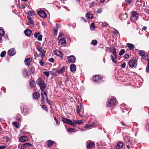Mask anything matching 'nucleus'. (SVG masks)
I'll return each instance as SVG.
<instances>
[{
  "label": "nucleus",
  "instance_id": "nucleus-1",
  "mask_svg": "<svg viewBox=\"0 0 149 149\" xmlns=\"http://www.w3.org/2000/svg\"><path fill=\"white\" fill-rule=\"evenodd\" d=\"M124 140L125 142L129 144L127 146L128 148H130V146L132 148L135 145L134 139L129 136H125Z\"/></svg>",
  "mask_w": 149,
  "mask_h": 149
},
{
  "label": "nucleus",
  "instance_id": "nucleus-2",
  "mask_svg": "<svg viewBox=\"0 0 149 149\" xmlns=\"http://www.w3.org/2000/svg\"><path fill=\"white\" fill-rule=\"evenodd\" d=\"M36 83L40 87L41 91H43L46 87V84L40 79H38L36 81Z\"/></svg>",
  "mask_w": 149,
  "mask_h": 149
},
{
  "label": "nucleus",
  "instance_id": "nucleus-3",
  "mask_svg": "<svg viewBox=\"0 0 149 149\" xmlns=\"http://www.w3.org/2000/svg\"><path fill=\"white\" fill-rule=\"evenodd\" d=\"M64 35L62 33H60L58 36V39L59 40V44H61L63 46H65L66 45V42L63 38Z\"/></svg>",
  "mask_w": 149,
  "mask_h": 149
},
{
  "label": "nucleus",
  "instance_id": "nucleus-4",
  "mask_svg": "<svg viewBox=\"0 0 149 149\" xmlns=\"http://www.w3.org/2000/svg\"><path fill=\"white\" fill-rule=\"evenodd\" d=\"M102 79V77L100 76L97 75L94 76L93 77V79L94 82H100V81Z\"/></svg>",
  "mask_w": 149,
  "mask_h": 149
},
{
  "label": "nucleus",
  "instance_id": "nucleus-5",
  "mask_svg": "<svg viewBox=\"0 0 149 149\" xmlns=\"http://www.w3.org/2000/svg\"><path fill=\"white\" fill-rule=\"evenodd\" d=\"M108 104L107 106L109 107H111L113 106L116 102V101L114 98H111L108 101Z\"/></svg>",
  "mask_w": 149,
  "mask_h": 149
},
{
  "label": "nucleus",
  "instance_id": "nucleus-6",
  "mask_svg": "<svg viewBox=\"0 0 149 149\" xmlns=\"http://www.w3.org/2000/svg\"><path fill=\"white\" fill-rule=\"evenodd\" d=\"M62 120L63 122L70 124L72 126L74 125V124L73 123V121L72 122L69 119L67 118H63Z\"/></svg>",
  "mask_w": 149,
  "mask_h": 149
},
{
  "label": "nucleus",
  "instance_id": "nucleus-7",
  "mask_svg": "<svg viewBox=\"0 0 149 149\" xmlns=\"http://www.w3.org/2000/svg\"><path fill=\"white\" fill-rule=\"evenodd\" d=\"M38 14L40 17L43 18L46 17L47 15L45 13L43 10H40L37 12Z\"/></svg>",
  "mask_w": 149,
  "mask_h": 149
},
{
  "label": "nucleus",
  "instance_id": "nucleus-8",
  "mask_svg": "<svg viewBox=\"0 0 149 149\" xmlns=\"http://www.w3.org/2000/svg\"><path fill=\"white\" fill-rule=\"evenodd\" d=\"M69 62H70L74 63L75 61L76 58L75 57L72 55L68 56L67 57Z\"/></svg>",
  "mask_w": 149,
  "mask_h": 149
},
{
  "label": "nucleus",
  "instance_id": "nucleus-9",
  "mask_svg": "<svg viewBox=\"0 0 149 149\" xmlns=\"http://www.w3.org/2000/svg\"><path fill=\"white\" fill-rule=\"evenodd\" d=\"M28 138L24 136H22L19 138V140L21 142H24L28 140Z\"/></svg>",
  "mask_w": 149,
  "mask_h": 149
},
{
  "label": "nucleus",
  "instance_id": "nucleus-10",
  "mask_svg": "<svg viewBox=\"0 0 149 149\" xmlns=\"http://www.w3.org/2000/svg\"><path fill=\"white\" fill-rule=\"evenodd\" d=\"M32 61V58H26L25 59L24 63L26 65H29L30 64V63Z\"/></svg>",
  "mask_w": 149,
  "mask_h": 149
},
{
  "label": "nucleus",
  "instance_id": "nucleus-11",
  "mask_svg": "<svg viewBox=\"0 0 149 149\" xmlns=\"http://www.w3.org/2000/svg\"><path fill=\"white\" fill-rule=\"evenodd\" d=\"M8 54L10 56H13L15 54V52L13 49H11L8 51Z\"/></svg>",
  "mask_w": 149,
  "mask_h": 149
},
{
  "label": "nucleus",
  "instance_id": "nucleus-12",
  "mask_svg": "<svg viewBox=\"0 0 149 149\" xmlns=\"http://www.w3.org/2000/svg\"><path fill=\"white\" fill-rule=\"evenodd\" d=\"M95 146V144L92 142H89L87 146V149H91Z\"/></svg>",
  "mask_w": 149,
  "mask_h": 149
},
{
  "label": "nucleus",
  "instance_id": "nucleus-13",
  "mask_svg": "<svg viewBox=\"0 0 149 149\" xmlns=\"http://www.w3.org/2000/svg\"><path fill=\"white\" fill-rule=\"evenodd\" d=\"M40 96L39 93L38 92H35L33 93V98L36 99H38Z\"/></svg>",
  "mask_w": 149,
  "mask_h": 149
},
{
  "label": "nucleus",
  "instance_id": "nucleus-14",
  "mask_svg": "<svg viewBox=\"0 0 149 149\" xmlns=\"http://www.w3.org/2000/svg\"><path fill=\"white\" fill-rule=\"evenodd\" d=\"M135 64L136 61L134 60H132L130 61L129 63V66L131 68L133 67Z\"/></svg>",
  "mask_w": 149,
  "mask_h": 149
},
{
  "label": "nucleus",
  "instance_id": "nucleus-15",
  "mask_svg": "<svg viewBox=\"0 0 149 149\" xmlns=\"http://www.w3.org/2000/svg\"><path fill=\"white\" fill-rule=\"evenodd\" d=\"M31 145V144L28 143H25L23 145H22V146L21 147L20 149H24L25 148Z\"/></svg>",
  "mask_w": 149,
  "mask_h": 149
},
{
  "label": "nucleus",
  "instance_id": "nucleus-16",
  "mask_svg": "<svg viewBox=\"0 0 149 149\" xmlns=\"http://www.w3.org/2000/svg\"><path fill=\"white\" fill-rule=\"evenodd\" d=\"M54 54L60 57L62 56V54L61 51L58 50H56L54 52Z\"/></svg>",
  "mask_w": 149,
  "mask_h": 149
},
{
  "label": "nucleus",
  "instance_id": "nucleus-17",
  "mask_svg": "<svg viewBox=\"0 0 149 149\" xmlns=\"http://www.w3.org/2000/svg\"><path fill=\"white\" fill-rule=\"evenodd\" d=\"M83 121L81 120H74L73 121V123L74 124L73 126H75V124H81L83 123Z\"/></svg>",
  "mask_w": 149,
  "mask_h": 149
},
{
  "label": "nucleus",
  "instance_id": "nucleus-18",
  "mask_svg": "<svg viewBox=\"0 0 149 149\" xmlns=\"http://www.w3.org/2000/svg\"><path fill=\"white\" fill-rule=\"evenodd\" d=\"M31 31L29 29H26L24 31L25 35L27 36H30L31 34Z\"/></svg>",
  "mask_w": 149,
  "mask_h": 149
},
{
  "label": "nucleus",
  "instance_id": "nucleus-19",
  "mask_svg": "<svg viewBox=\"0 0 149 149\" xmlns=\"http://www.w3.org/2000/svg\"><path fill=\"white\" fill-rule=\"evenodd\" d=\"M132 15L134 20H136L139 17V15L136 12L134 11L132 12Z\"/></svg>",
  "mask_w": 149,
  "mask_h": 149
},
{
  "label": "nucleus",
  "instance_id": "nucleus-20",
  "mask_svg": "<svg viewBox=\"0 0 149 149\" xmlns=\"http://www.w3.org/2000/svg\"><path fill=\"white\" fill-rule=\"evenodd\" d=\"M76 68L74 64H72L70 66V70L71 72L74 71L76 70Z\"/></svg>",
  "mask_w": 149,
  "mask_h": 149
},
{
  "label": "nucleus",
  "instance_id": "nucleus-21",
  "mask_svg": "<svg viewBox=\"0 0 149 149\" xmlns=\"http://www.w3.org/2000/svg\"><path fill=\"white\" fill-rule=\"evenodd\" d=\"M65 70V67L64 66L63 67L57 71V72L59 74H61L64 72Z\"/></svg>",
  "mask_w": 149,
  "mask_h": 149
},
{
  "label": "nucleus",
  "instance_id": "nucleus-22",
  "mask_svg": "<svg viewBox=\"0 0 149 149\" xmlns=\"http://www.w3.org/2000/svg\"><path fill=\"white\" fill-rule=\"evenodd\" d=\"M123 146V143L121 142H119L117 143L116 147L117 149H120Z\"/></svg>",
  "mask_w": 149,
  "mask_h": 149
},
{
  "label": "nucleus",
  "instance_id": "nucleus-23",
  "mask_svg": "<svg viewBox=\"0 0 149 149\" xmlns=\"http://www.w3.org/2000/svg\"><path fill=\"white\" fill-rule=\"evenodd\" d=\"M126 45L131 50H133L134 47V45L132 44L127 43Z\"/></svg>",
  "mask_w": 149,
  "mask_h": 149
},
{
  "label": "nucleus",
  "instance_id": "nucleus-24",
  "mask_svg": "<svg viewBox=\"0 0 149 149\" xmlns=\"http://www.w3.org/2000/svg\"><path fill=\"white\" fill-rule=\"evenodd\" d=\"M140 54V55L142 56V58L144 59H145L146 58V55L145 53L142 51H139L138 52Z\"/></svg>",
  "mask_w": 149,
  "mask_h": 149
},
{
  "label": "nucleus",
  "instance_id": "nucleus-25",
  "mask_svg": "<svg viewBox=\"0 0 149 149\" xmlns=\"http://www.w3.org/2000/svg\"><path fill=\"white\" fill-rule=\"evenodd\" d=\"M54 143V141L51 140H49L47 141V145L48 147L51 146Z\"/></svg>",
  "mask_w": 149,
  "mask_h": 149
},
{
  "label": "nucleus",
  "instance_id": "nucleus-26",
  "mask_svg": "<svg viewBox=\"0 0 149 149\" xmlns=\"http://www.w3.org/2000/svg\"><path fill=\"white\" fill-rule=\"evenodd\" d=\"M96 125L94 123H92L90 125H87L85 127V128H87L89 127L90 128L91 127H95Z\"/></svg>",
  "mask_w": 149,
  "mask_h": 149
},
{
  "label": "nucleus",
  "instance_id": "nucleus-27",
  "mask_svg": "<svg viewBox=\"0 0 149 149\" xmlns=\"http://www.w3.org/2000/svg\"><path fill=\"white\" fill-rule=\"evenodd\" d=\"M120 17L122 19H125L127 17V14H121L120 15Z\"/></svg>",
  "mask_w": 149,
  "mask_h": 149
},
{
  "label": "nucleus",
  "instance_id": "nucleus-28",
  "mask_svg": "<svg viewBox=\"0 0 149 149\" xmlns=\"http://www.w3.org/2000/svg\"><path fill=\"white\" fill-rule=\"evenodd\" d=\"M93 17V15L90 13H88L86 15V17L88 19H92Z\"/></svg>",
  "mask_w": 149,
  "mask_h": 149
},
{
  "label": "nucleus",
  "instance_id": "nucleus-29",
  "mask_svg": "<svg viewBox=\"0 0 149 149\" xmlns=\"http://www.w3.org/2000/svg\"><path fill=\"white\" fill-rule=\"evenodd\" d=\"M95 24L94 23H92L91 24L90 29L92 30H93L95 29Z\"/></svg>",
  "mask_w": 149,
  "mask_h": 149
},
{
  "label": "nucleus",
  "instance_id": "nucleus-30",
  "mask_svg": "<svg viewBox=\"0 0 149 149\" xmlns=\"http://www.w3.org/2000/svg\"><path fill=\"white\" fill-rule=\"evenodd\" d=\"M13 124L16 128H19V124L17 122H13Z\"/></svg>",
  "mask_w": 149,
  "mask_h": 149
},
{
  "label": "nucleus",
  "instance_id": "nucleus-31",
  "mask_svg": "<svg viewBox=\"0 0 149 149\" xmlns=\"http://www.w3.org/2000/svg\"><path fill=\"white\" fill-rule=\"evenodd\" d=\"M148 61V65L146 68V71L148 73H149V60L148 59H147Z\"/></svg>",
  "mask_w": 149,
  "mask_h": 149
},
{
  "label": "nucleus",
  "instance_id": "nucleus-32",
  "mask_svg": "<svg viewBox=\"0 0 149 149\" xmlns=\"http://www.w3.org/2000/svg\"><path fill=\"white\" fill-rule=\"evenodd\" d=\"M125 52V50L123 49H122L120 51L119 55L120 56H121L123 55Z\"/></svg>",
  "mask_w": 149,
  "mask_h": 149
},
{
  "label": "nucleus",
  "instance_id": "nucleus-33",
  "mask_svg": "<svg viewBox=\"0 0 149 149\" xmlns=\"http://www.w3.org/2000/svg\"><path fill=\"white\" fill-rule=\"evenodd\" d=\"M68 131L70 132H75V130L73 128H69L68 129Z\"/></svg>",
  "mask_w": 149,
  "mask_h": 149
},
{
  "label": "nucleus",
  "instance_id": "nucleus-34",
  "mask_svg": "<svg viewBox=\"0 0 149 149\" xmlns=\"http://www.w3.org/2000/svg\"><path fill=\"white\" fill-rule=\"evenodd\" d=\"M111 57L112 61L115 63H117V61L115 60L114 57L112 55H111Z\"/></svg>",
  "mask_w": 149,
  "mask_h": 149
},
{
  "label": "nucleus",
  "instance_id": "nucleus-35",
  "mask_svg": "<svg viewBox=\"0 0 149 149\" xmlns=\"http://www.w3.org/2000/svg\"><path fill=\"white\" fill-rule=\"evenodd\" d=\"M23 72H24V74L26 76H28L29 74L26 69H24L23 70Z\"/></svg>",
  "mask_w": 149,
  "mask_h": 149
},
{
  "label": "nucleus",
  "instance_id": "nucleus-36",
  "mask_svg": "<svg viewBox=\"0 0 149 149\" xmlns=\"http://www.w3.org/2000/svg\"><path fill=\"white\" fill-rule=\"evenodd\" d=\"M113 54L114 56L116 58L117 57V55L116 54V49L115 48H114L113 49Z\"/></svg>",
  "mask_w": 149,
  "mask_h": 149
},
{
  "label": "nucleus",
  "instance_id": "nucleus-37",
  "mask_svg": "<svg viewBox=\"0 0 149 149\" xmlns=\"http://www.w3.org/2000/svg\"><path fill=\"white\" fill-rule=\"evenodd\" d=\"M23 111L25 113L27 112L28 111L27 107L26 106H24L23 108Z\"/></svg>",
  "mask_w": 149,
  "mask_h": 149
},
{
  "label": "nucleus",
  "instance_id": "nucleus-38",
  "mask_svg": "<svg viewBox=\"0 0 149 149\" xmlns=\"http://www.w3.org/2000/svg\"><path fill=\"white\" fill-rule=\"evenodd\" d=\"M37 50L39 52H40V53H43L44 52V50L42 49L41 48L39 47L37 48Z\"/></svg>",
  "mask_w": 149,
  "mask_h": 149
},
{
  "label": "nucleus",
  "instance_id": "nucleus-39",
  "mask_svg": "<svg viewBox=\"0 0 149 149\" xmlns=\"http://www.w3.org/2000/svg\"><path fill=\"white\" fill-rule=\"evenodd\" d=\"M4 31L3 29L0 30V36H2L4 34Z\"/></svg>",
  "mask_w": 149,
  "mask_h": 149
},
{
  "label": "nucleus",
  "instance_id": "nucleus-40",
  "mask_svg": "<svg viewBox=\"0 0 149 149\" xmlns=\"http://www.w3.org/2000/svg\"><path fill=\"white\" fill-rule=\"evenodd\" d=\"M92 44L94 45H96L97 44V41L96 40H94L92 41Z\"/></svg>",
  "mask_w": 149,
  "mask_h": 149
},
{
  "label": "nucleus",
  "instance_id": "nucleus-41",
  "mask_svg": "<svg viewBox=\"0 0 149 149\" xmlns=\"http://www.w3.org/2000/svg\"><path fill=\"white\" fill-rule=\"evenodd\" d=\"M34 81L33 80H32L30 82V85L31 87H34Z\"/></svg>",
  "mask_w": 149,
  "mask_h": 149
},
{
  "label": "nucleus",
  "instance_id": "nucleus-42",
  "mask_svg": "<svg viewBox=\"0 0 149 149\" xmlns=\"http://www.w3.org/2000/svg\"><path fill=\"white\" fill-rule=\"evenodd\" d=\"M42 35H40L38 36V37L37 38V39L38 40L41 41L42 39Z\"/></svg>",
  "mask_w": 149,
  "mask_h": 149
},
{
  "label": "nucleus",
  "instance_id": "nucleus-43",
  "mask_svg": "<svg viewBox=\"0 0 149 149\" xmlns=\"http://www.w3.org/2000/svg\"><path fill=\"white\" fill-rule=\"evenodd\" d=\"M80 110L79 109V106H78L77 109V113L79 116H80Z\"/></svg>",
  "mask_w": 149,
  "mask_h": 149
},
{
  "label": "nucleus",
  "instance_id": "nucleus-44",
  "mask_svg": "<svg viewBox=\"0 0 149 149\" xmlns=\"http://www.w3.org/2000/svg\"><path fill=\"white\" fill-rule=\"evenodd\" d=\"M40 34V33H39L38 32H36L34 35L35 38H37V37Z\"/></svg>",
  "mask_w": 149,
  "mask_h": 149
},
{
  "label": "nucleus",
  "instance_id": "nucleus-45",
  "mask_svg": "<svg viewBox=\"0 0 149 149\" xmlns=\"http://www.w3.org/2000/svg\"><path fill=\"white\" fill-rule=\"evenodd\" d=\"M43 74L46 76L48 77L49 75V72H43Z\"/></svg>",
  "mask_w": 149,
  "mask_h": 149
},
{
  "label": "nucleus",
  "instance_id": "nucleus-46",
  "mask_svg": "<svg viewBox=\"0 0 149 149\" xmlns=\"http://www.w3.org/2000/svg\"><path fill=\"white\" fill-rule=\"evenodd\" d=\"M6 53V52L5 51H3L1 53L0 56L1 57H3L4 55Z\"/></svg>",
  "mask_w": 149,
  "mask_h": 149
},
{
  "label": "nucleus",
  "instance_id": "nucleus-47",
  "mask_svg": "<svg viewBox=\"0 0 149 149\" xmlns=\"http://www.w3.org/2000/svg\"><path fill=\"white\" fill-rule=\"evenodd\" d=\"M26 4H22L21 5H20L19 7L20 8H24L26 6Z\"/></svg>",
  "mask_w": 149,
  "mask_h": 149
},
{
  "label": "nucleus",
  "instance_id": "nucleus-48",
  "mask_svg": "<svg viewBox=\"0 0 149 149\" xmlns=\"http://www.w3.org/2000/svg\"><path fill=\"white\" fill-rule=\"evenodd\" d=\"M29 14L30 15H34V12L31 11H29Z\"/></svg>",
  "mask_w": 149,
  "mask_h": 149
},
{
  "label": "nucleus",
  "instance_id": "nucleus-49",
  "mask_svg": "<svg viewBox=\"0 0 149 149\" xmlns=\"http://www.w3.org/2000/svg\"><path fill=\"white\" fill-rule=\"evenodd\" d=\"M43 94L45 95V96H46V100H47V102H48V101H47V100H48V98H47V93H46V91H45L43 93Z\"/></svg>",
  "mask_w": 149,
  "mask_h": 149
},
{
  "label": "nucleus",
  "instance_id": "nucleus-50",
  "mask_svg": "<svg viewBox=\"0 0 149 149\" xmlns=\"http://www.w3.org/2000/svg\"><path fill=\"white\" fill-rule=\"evenodd\" d=\"M129 55L127 54H125L124 56V57L126 59L128 58L129 57Z\"/></svg>",
  "mask_w": 149,
  "mask_h": 149
},
{
  "label": "nucleus",
  "instance_id": "nucleus-51",
  "mask_svg": "<svg viewBox=\"0 0 149 149\" xmlns=\"http://www.w3.org/2000/svg\"><path fill=\"white\" fill-rule=\"evenodd\" d=\"M39 63L41 65L43 66L44 65V63L43 62L42 60L39 61Z\"/></svg>",
  "mask_w": 149,
  "mask_h": 149
},
{
  "label": "nucleus",
  "instance_id": "nucleus-52",
  "mask_svg": "<svg viewBox=\"0 0 149 149\" xmlns=\"http://www.w3.org/2000/svg\"><path fill=\"white\" fill-rule=\"evenodd\" d=\"M107 25H108L107 23L106 22H103L102 23V26H106Z\"/></svg>",
  "mask_w": 149,
  "mask_h": 149
},
{
  "label": "nucleus",
  "instance_id": "nucleus-53",
  "mask_svg": "<svg viewBox=\"0 0 149 149\" xmlns=\"http://www.w3.org/2000/svg\"><path fill=\"white\" fill-rule=\"evenodd\" d=\"M125 66H126L125 63H123L121 65V66L122 68H124L125 67Z\"/></svg>",
  "mask_w": 149,
  "mask_h": 149
},
{
  "label": "nucleus",
  "instance_id": "nucleus-54",
  "mask_svg": "<svg viewBox=\"0 0 149 149\" xmlns=\"http://www.w3.org/2000/svg\"><path fill=\"white\" fill-rule=\"evenodd\" d=\"M131 1L132 0H125V1L128 3L130 4L131 3Z\"/></svg>",
  "mask_w": 149,
  "mask_h": 149
},
{
  "label": "nucleus",
  "instance_id": "nucleus-55",
  "mask_svg": "<svg viewBox=\"0 0 149 149\" xmlns=\"http://www.w3.org/2000/svg\"><path fill=\"white\" fill-rule=\"evenodd\" d=\"M30 70H31V72L32 73H33L34 72V68H31L30 69Z\"/></svg>",
  "mask_w": 149,
  "mask_h": 149
},
{
  "label": "nucleus",
  "instance_id": "nucleus-56",
  "mask_svg": "<svg viewBox=\"0 0 149 149\" xmlns=\"http://www.w3.org/2000/svg\"><path fill=\"white\" fill-rule=\"evenodd\" d=\"M49 61L53 63L54 62V59L53 58H51L49 59Z\"/></svg>",
  "mask_w": 149,
  "mask_h": 149
},
{
  "label": "nucleus",
  "instance_id": "nucleus-57",
  "mask_svg": "<svg viewBox=\"0 0 149 149\" xmlns=\"http://www.w3.org/2000/svg\"><path fill=\"white\" fill-rule=\"evenodd\" d=\"M43 56H44L43 52L41 53L40 57L42 58V60L43 59Z\"/></svg>",
  "mask_w": 149,
  "mask_h": 149
},
{
  "label": "nucleus",
  "instance_id": "nucleus-58",
  "mask_svg": "<svg viewBox=\"0 0 149 149\" xmlns=\"http://www.w3.org/2000/svg\"><path fill=\"white\" fill-rule=\"evenodd\" d=\"M54 120H55V121L56 122V124H58V120L56 119V118L54 117Z\"/></svg>",
  "mask_w": 149,
  "mask_h": 149
},
{
  "label": "nucleus",
  "instance_id": "nucleus-59",
  "mask_svg": "<svg viewBox=\"0 0 149 149\" xmlns=\"http://www.w3.org/2000/svg\"><path fill=\"white\" fill-rule=\"evenodd\" d=\"M102 12V10L101 9L98 10L97 11V13H101Z\"/></svg>",
  "mask_w": 149,
  "mask_h": 149
},
{
  "label": "nucleus",
  "instance_id": "nucleus-60",
  "mask_svg": "<svg viewBox=\"0 0 149 149\" xmlns=\"http://www.w3.org/2000/svg\"><path fill=\"white\" fill-rule=\"evenodd\" d=\"M29 21L31 24L33 23V21L31 19H30L29 20Z\"/></svg>",
  "mask_w": 149,
  "mask_h": 149
},
{
  "label": "nucleus",
  "instance_id": "nucleus-61",
  "mask_svg": "<svg viewBox=\"0 0 149 149\" xmlns=\"http://www.w3.org/2000/svg\"><path fill=\"white\" fill-rule=\"evenodd\" d=\"M5 147L3 146H0V149H3Z\"/></svg>",
  "mask_w": 149,
  "mask_h": 149
},
{
  "label": "nucleus",
  "instance_id": "nucleus-62",
  "mask_svg": "<svg viewBox=\"0 0 149 149\" xmlns=\"http://www.w3.org/2000/svg\"><path fill=\"white\" fill-rule=\"evenodd\" d=\"M42 108H43V109H45V110H46L47 109V107L45 105H43V106H42Z\"/></svg>",
  "mask_w": 149,
  "mask_h": 149
},
{
  "label": "nucleus",
  "instance_id": "nucleus-63",
  "mask_svg": "<svg viewBox=\"0 0 149 149\" xmlns=\"http://www.w3.org/2000/svg\"><path fill=\"white\" fill-rule=\"evenodd\" d=\"M147 27L146 26H144L143 28H142V29L144 30H146V29H147Z\"/></svg>",
  "mask_w": 149,
  "mask_h": 149
},
{
  "label": "nucleus",
  "instance_id": "nucleus-64",
  "mask_svg": "<svg viewBox=\"0 0 149 149\" xmlns=\"http://www.w3.org/2000/svg\"><path fill=\"white\" fill-rule=\"evenodd\" d=\"M82 19L85 22H87V20L85 18H83L82 17Z\"/></svg>",
  "mask_w": 149,
  "mask_h": 149
}]
</instances>
